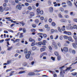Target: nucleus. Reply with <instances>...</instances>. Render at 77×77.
<instances>
[{"label": "nucleus", "mask_w": 77, "mask_h": 77, "mask_svg": "<svg viewBox=\"0 0 77 77\" xmlns=\"http://www.w3.org/2000/svg\"><path fill=\"white\" fill-rule=\"evenodd\" d=\"M16 9H19V10H21V5H17L16 6Z\"/></svg>", "instance_id": "9d476101"}, {"label": "nucleus", "mask_w": 77, "mask_h": 77, "mask_svg": "<svg viewBox=\"0 0 77 77\" xmlns=\"http://www.w3.org/2000/svg\"><path fill=\"white\" fill-rule=\"evenodd\" d=\"M58 56L57 57V60L59 61L60 60V57L59 56Z\"/></svg>", "instance_id": "49530a36"}, {"label": "nucleus", "mask_w": 77, "mask_h": 77, "mask_svg": "<svg viewBox=\"0 0 77 77\" xmlns=\"http://www.w3.org/2000/svg\"><path fill=\"white\" fill-rule=\"evenodd\" d=\"M58 16L60 18H63V17L62 16V15L60 14H58Z\"/></svg>", "instance_id": "79ce46f5"}, {"label": "nucleus", "mask_w": 77, "mask_h": 77, "mask_svg": "<svg viewBox=\"0 0 77 77\" xmlns=\"http://www.w3.org/2000/svg\"><path fill=\"white\" fill-rule=\"evenodd\" d=\"M0 11L1 12H3L4 11V10H3V8L2 6L0 7Z\"/></svg>", "instance_id": "f3484780"}, {"label": "nucleus", "mask_w": 77, "mask_h": 77, "mask_svg": "<svg viewBox=\"0 0 77 77\" xmlns=\"http://www.w3.org/2000/svg\"><path fill=\"white\" fill-rule=\"evenodd\" d=\"M35 23H39V20H35Z\"/></svg>", "instance_id": "c03bdc74"}, {"label": "nucleus", "mask_w": 77, "mask_h": 77, "mask_svg": "<svg viewBox=\"0 0 77 77\" xmlns=\"http://www.w3.org/2000/svg\"><path fill=\"white\" fill-rule=\"evenodd\" d=\"M46 43H47V41L45 40H44L43 41V42H42V45H45Z\"/></svg>", "instance_id": "dca6fc26"}, {"label": "nucleus", "mask_w": 77, "mask_h": 77, "mask_svg": "<svg viewBox=\"0 0 77 77\" xmlns=\"http://www.w3.org/2000/svg\"><path fill=\"white\" fill-rule=\"evenodd\" d=\"M2 19H7V20H10V19H11V17H6L5 18V17H3V18H0V20H2Z\"/></svg>", "instance_id": "aec40b11"}, {"label": "nucleus", "mask_w": 77, "mask_h": 77, "mask_svg": "<svg viewBox=\"0 0 77 77\" xmlns=\"http://www.w3.org/2000/svg\"><path fill=\"white\" fill-rule=\"evenodd\" d=\"M57 45H58V46H59V47H61V44L60 43H57Z\"/></svg>", "instance_id": "864d4df0"}, {"label": "nucleus", "mask_w": 77, "mask_h": 77, "mask_svg": "<svg viewBox=\"0 0 77 77\" xmlns=\"http://www.w3.org/2000/svg\"><path fill=\"white\" fill-rule=\"evenodd\" d=\"M70 14L71 16H74V15H75V14H73V12H71Z\"/></svg>", "instance_id": "e433bc0d"}, {"label": "nucleus", "mask_w": 77, "mask_h": 77, "mask_svg": "<svg viewBox=\"0 0 77 77\" xmlns=\"http://www.w3.org/2000/svg\"><path fill=\"white\" fill-rule=\"evenodd\" d=\"M61 51L63 52V51L65 52H67L68 51V48L67 47H64L63 48V49L61 48Z\"/></svg>", "instance_id": "20e7f679"}, {"label": "nucleus", "mask_w": 77, "mask_h": 77, "mask_svg": "<svg viewBox=\"0 0 77 77\" xmlns=\"http://www.w3.org/2000/svg\"><path fill=\"white\" fill-rule=\"evenodd\" d=\"M73 37L74 39L75 40H77V36L76 35H74L73 36Z\"/></svg>", "instance_id": "473e14b6"}, {"label": "nucleus", "mask_w": 77, "mask_h": 77, "mask_svg": "<svg viewBox=\"0 0 77 77\" xmlns=\"http://www.w3.org/2000/svg\"><path fill=\"white\" fill-rule=\"evenodd\" d=\"M63 38H64V39H67L68 38H69V37L67 35H64V36H63Z\"/></svg>", "instance_id": "4c0bfd02"}, {"label": "nucleus", "mask_w": 77, "mask_h": 77, "mask_svg": "<svg viewBox=\"0 0 77 77\" xmlns=\"http://www.w3.org/2000/svg\"><path fill=\"white\" fill-rule=\"evenodd\" d=\"M53 76L54 77H57V74H54V75H53Z\"/></svg>", "instance_id": "774afa93"}, {"label": "nucleus", "mask_w": 77, "mask_h": 77, "mask_svg": "<svg viewBox=\"0 0 77 77\" xmlns=\"http://www.w3.org/2000/svg\"><path fill=\"white\" fill-rule=\"evenodd\" d=\"M4 10L5 11H9V8L7 7H5L4 8Z\"/></svg>", "instance_id": "412c9836"}, {"label": "nucleus", "mask_w": 77, "mask_h": 77, "mask_svg": "<svg viewBox=\"0 0 77 77\" xmlns=\"http://www.w3.org/2000/svg\"><path fill=\"white\" fill-rule=\"evenodd\" d=\"M12 48V46H11V47H8V50L9 51L11 50Z\"/></svg>", "instance_id": "2f4dec72"}, {"label": "nucleus", "mask_w": 77, "mask_h": 77, "mask_svg": "<svg viewBox=\"0 0 77 77\" xmlns=\"http://www.w3.org/2000/svg\"><path fill=\"white\" fill-rule=\"evenodd\" d=\"M64 17L66 18H69V16H68V15H65Z\"/></svg>", "instance_id": "13d9d810"}, {"label": "nucleus", "mask_w": 77, "mask_h": 77, "mask_svg": "<svg viewBox=\"0 0 77 77\" xmlns=\"http://www.w3.org/2000/svg\"><path fill=\"white\" fill-rule=\"evenodd\" d=\"M51 26H56V23L54 22H52L51 23Z\"/></svg>", "instance_id": "bb28decb"}, {"label": "nucleus", "mask_w": 77, "mask_h": 77, "mask_svg": "<svg viewBox=\"0 0 77 77\" xmlns=\"http://www.w3.org/2000/svg\"><path fill=\"white\" fill-rule=\"evenodd\" d=\"M38 45H42V41H40L38 43Z\"/></svg>", "instance_id": "cd10ccee"}, {"label": "nucleus", "mask_w": 77, "mask_h": 77, "mask_svg": "<svg viewBox=\"0 0 77 77\" xmlns=\"http://www.w3.org/2000/svg\"><path fill=\"white\" fill-rule=\"evenodd\" d=\"M68 41L71 42H74V40L72 39V38L70 36H68V38H67Z\"/></svg>", "instance_id": "6e6552de"}, {"label": "nucleus", "mask_w": 77, "mask_h": 77, "mask_svg": "<svg viewBox=\"0 0 77 77\" xmlns=\"http://www.w3.org/2000/svg\"><path fill=\"white\" fill-rule=\"evenodd\" d=\"M7 63L8 64L10 63H11V60H10V61H7Z\"/></svg>", "instance_id": "de8ad7c7"}, {"label": "nucleus", "mask_w": 77, "mask_h": 77, "mask_svg": "<svg viewBox=\"0 0 77 77\" xmlns=\"http://www.w3.org/2000/svg\"><path fill=\"white\" fill-rule=\"evenodd\" d=\"M35 5L36 7H38V6H39V3H37L36 4H35Z\"/></svg>", "instance_id": "e2e57ef3"}, {"label": "nucleus", "mask_w": 77, "mask_h": 77, "mask_svg": "<svg viewBox=\"0 0 77 77\" xmlns=\"http://www.w3.org/2000/svg\"><path fill=\"white\" fill-rule=\"evenodd\" d=\"M54 54L57 56H59L58 53L57 51H55L54 52Z\"/></svg>", "instance_id": "5701e85b"}, {"label": "nucleus", "mask_w": 77, "mask_h": 77, "mask_svg": "<svg viewBox=\"0 0 77 77\" xmlns=\"http://www.w3.org/2000/svg\"><path fill=\"white\" fill-rule=\"evenodd\" d=\"M71 68V67H68V68H67L66 69H65V72H66L68 70H69Z\"/></svg>", "instance_id": "c756f323"}, {"label": "nucleus", "mask_w": 77, "mask_h": 77, "mask_svg": "<svg viewBox=\"0 0 77 77\" xmlns=\"http://www.w3.org/2000/svg\"><path fill=\"white\" fill-rule=\"evenodd\" d=\"M43 36H44V38H46L47 37V35L45 34H43Z\"/></svg>", "instance_id": "680f3d73"}, {"label": "nucleus", "mask_w": 77, "mask_h": 77, "mask_svg": "<svg viewBox=\"0 0 77 77\" xmlns=\"http://www.w3.org/2000/svg\"><path fill=\"white\" fill-rule=\"evenodd\" d=\"M27 63L26 62L23 63V65L24 66H25L27 65Z\"/></svg>", "instance_id": "37998d69"}, {"label": "nucleus", "mask_w": 77, "mask_h": 77, "mask_svg": "<svg viewBox=\"0 0 77 77\" xmlns=\"http://www.w3.org/2000/svg\"><path fill=\"white\" fill-rule=\"evenodd\" d=\"M63 33L66 34H67L68 35H71L72 33L71 32H67L66 31H63Z\"/></svg>", "instance_id": "423d86ee"}, {"label": "nucleus", "mask_w": 77, "mask_h": 77, "mask_svg": "<svg viewBox=\"0 0 77 77\" xmlns=\"http://www.w3.org/2000/svg\"><path fill=\"white\" fill-rule=\"evenodd\" d=\"M64 9L62 8H60L59 11H61V12H63Z\"/></svg>", "instance_id": "7c9ffc66"}, {"label": "nucleus", "mask_w": 77, "mask_h": 77, "mask_svg": "<svg viewBox=\"0 0 77 77\" xmlns=\"http://www.w3.org/2000/svg\"><path fill=\"white\" fill-rule=\"evenodd\" d=\"M61 30L63 31H64L65 30V26H63L61 28Z\"/></svg>", "instance_id": "c85d7f7f"}, {"label": "nucleus", "mask_w": 77, "mask_h": 77, "mask_svg": "<svg viewBox=\"0 0 77 77\" xmlns=\"http://www.w3.org/2000/svg\"><path fill=\"white\" fill-rule=\"evenodd\" d=\"M48 3L49 5H50L51 4V1H49L48 2Z\"/></svg>", "instance_id": "3c124183"}, {"label": "nucleus", "mask_w": 77, "mask_h": 77, "mask_svg": "<svg viewBox=\"0 0 77 77\" xmlns=\"http://www.w3.org/2000/svg\"><path fill=\"white\" fill-rule=\"evenodd\" d=\"M29 15L32 17H34L35 16V13L33 12H31L29 13Z\"/></svg>", "instance_id": "4468645a"}, {"label": "nucleus", "mask_w": 77, "mask_h": 77, "mask_svg": "<svg viewBox=\"0 0 77 77\" xmlns=\"http://www.w3.org/2000/svg\"><path fill=\"white\" fill-rule=\"evenodd\" d=\"M10 38H7L5 39V41H10Z\"/></svg>", "instance_id": "69168bd1"}, {"label": "nucleus", "mask_w": 77, "mask_h": 77, "mask_svg": "<svg viewBox=\"0 0 77 77\" xmlns=\"http://www.w3.org/2000/svg\"><path fill=\"white\" fill-rule=\"evenodd\" d=\"M49 10L51 12H52L53 11V7H51L49 8Z\"/></svg>", "instance_id": "a211bd4d"}, {"label": "nucleus", "mask_w": 77, "mask_h": 77, "mask_svg": "<svg viewBox=\"0 0 77 77\" xmlns=\"http://www.w3.org/2000/svg\"><path fill=\"white\" fill-rule=\"evenodd\" d=\"M70 29H74L77 30V25H75L74 26H73V27L71 26V27H70Z\"/></svg>", "instance_id": "1a4fd4ad"}, {"label": "nucleus", "mask_w": 77, "mask_h": 77, "mask_svg": "<svg viewBox=\"0 0 77 77\" xmlns=\"http://www.w3.org/2000/svg\"><path fill=\"white\" fill-rule=\"evenodd\" d=\"M25 72L24 71H20L19 72V74H22V73H24Z\"/></svg>", "instance_id": "09e8293b"}, {"label": "nucleus", "mask_w": 77, "mask_h": 77, "mask_svg": "<svg viewBox=\"0 0 77 77\" xmlns=\"http://www.w3.org/2000/svg\"><path fill=\"white\" fill-rule=\"evenodd\" d=\"M7 6V4L6 3H4L3 4V6L4 7H5Z\"/></svg>", "instance_id": "5fc2aeb1"}, {"label": "nucleus", "mask_w": 77, "mask_h": 77, "mask_svg": "<svg viewBox=\"0 0 77 77\" xmlns=\"http://www.w3.org/2000/svg\"><path fill=\"white\" fill-rule=\"evenodd\" d=\"M40 11H41V9H40V8H38L36 10V11L37 13V14H39Z\"/></svg>", "instance_id": "ddd939ff"}, {"label": "nucleus", "mask_w": 77, "mask_h": 77, "mask_svg": "<svg viewBox=\"0 0 77 77\" xmlns=\"http://www.w3.org/2000/svg\"><path fill=\"white\" fill-rule=\"evenodd\" d=\"M31 32H35V29H31Z\"/></svg>", "instance_id": "72a5a7b5"}, {"label": "nucleus", "mask_w": 77, "mask_h": 77, "mask_svg": "<svg viewBox=\"0 0 77 77\" xmlns=\"http://www.w3.org/2000/svg\"><path fill=\"white\" fill-rule=\"evenodd\" d=\"M28 75L30 76H35V74L33 72H30L28 74Z\"/></svg>", "instance_id": "0eeeda50"}, {"label": "nucleus", "mask_w": 77, "mask_h": 77, "mask_svg": "<svg viewBox=\"0 0 77 77\" xmlns=\"http://www.w3.org/2000/svg\"><path fill=\"white\" fill-rule=\"evenodd\" d=\"M64 67V66H61L59 68L60 69L61 71L60 72V75L61 77H63L64 75L63 74H65V70H63V68Z\"/></svg>", "instance_id": "f257e3e1"}, {"label": "nucleus", "mask_w": 77, "mask_h": 77, "mask_svg": "<svg viewBox=\"0 0 77 77\" xmlns=\"http://www.w3.org/2000/svg\"><path fill=\"white\" fill-rule=\"evenodd\" d=\"M32 27L33 28H35L36 27V25L34 24H33L32 25Z\"/></svg>", "instance_id": "ea45409f"}, {"label": "nucleus", "mask_w": 77, "mask_h": 77, "mask_svg": "<svg viewBox=\"0 0 77 77\" xmlns=\"http://www.w3.org/2000/svg\"><path fill=\"white\" fill-rule=\"evenodd\" d=\"M45 49H46L45 48H40V51H41V52H43V51H45Z\"/></svg>", "instance_id": "b1692460"}, {"label": "nucleus", "mask_w": 77, "mask_h": 77, "mask_svg": "<svg viewBox=\"0 0 77 77\" xmlns=\"http://www.w3.org/2000/svg\"><path fill=\"white\" fill-rule=\"evenodd\" d=\"M75 43H72V46L75 49H76L77 48V40H75Z\"/></svg>", "instance_id": "7ed1b4c3"}, {"label": "nucleus", "mask_w": 77, "mask_h": 77, "mask_svg": "<svg viewBox=\"0 0 77 77\" xmlns=\"http://www.w3.org/2000/svg\"><path fill=\"white\" fill-rule=\"evenodd\" d=\"M42 48H43V49H46V47L45 46H42Z\"/></svg>", "instance_id": "0e129e2a"}, {"label": "nucleus", "mask_w": 77, "mask_h": 77, "mask_svg": "<svg viewBox=\"0 0 77 77\" xmlns=\"http://www.w3.org/2000/svg\"><path fill=\"white\" fill-rule=\"evenodd\" d=\"M23 33L26 32V30L25 28H23Z\"/></svg>", "instance_id": "c9c22d12"}, {"label": "nucleus", "mask_w": 77, "mask_h": 77, "mask_svg": "<svg viewBox=\"0 0 77 77\" xmlns=\"http://www.w3.org/2000/svg\"><path fill=\"white\" fill-rule=\"evenodd\" d=\"M25 5L26 6H29V4L27 2H26L25 3Z\"/></svg>", "instance_id": "a19ab883"}, {"label": "nucleus", "mask_w": 77, "mask_h": 77, "mask_svg": "<svg viewBox=\"0 0 77 77\" xmlns=\"http://www.w3.org/2000/svg\"><path fill=\"white\" fill-rule=\"evenodd\" d=\"M8 31H9L10 32H13V31H12V30L11 29H8Z\"/></svg>", "instance_id": "338daca9"}, {"label": "nucleus", "mask_w": 77, "mask_h": 77, "mask_svg": "<svg viewBox=\"0 0 77 77\" xmlns=\"http://www.w3.org/2000/svg\"><path fill=\"white\" fill-rule=\"evenodd\" d=\"M51 60H52L54 61L55 60V58L54 57H51Z\"/></svg>", "instance_id": "4d7b16f0"}, {"label": "nucleus", "mask_w": 77, "mask_h": 77, "mask_svg": "<svg viewBox=\"0 0 77 77\" xmlns=\"http://www.w3.org/2000/svg\"><path fill=\"white\" fill-rule=\"evenodd\" d=\"M18 40H19V39H16V40H15V41H14V43H15V42H18Z\"/></svg>", "instance_id": "bf43d9fd"}, {"label": "nucleus", "mask_w": 77, "mask_h": 77, "mask_svg": "<svg viewBox=\"0 0 77 77\" xmlns=\"http://www.w3.org/2000/svg\"><path fill=\"white\" fill-rule=\"evenodd\" d=\"M48 48L49 49V50H50L51 51L53 50V48H51V46H49Z\"/></svg>", "instance_id": "58836bf2"}, {"label": "nucleus", "mask_w": 77, "mask_h": 77, "mask_svg": "<svg viewBox=\"0 0 77 77\" xmlns=\"http://www.w3.org/2000/svg\"><path fill=\"white\" fill-rule=\"evenodd\" d=\"M19 23L20 24H21L22 25V26H23L25 25V23H23V21H21V22H19Z\"/></svg>", "instance_id": "4be33fe9"}, {"label": "nucleus", "mask_w": 77, "mask_h": 77, "mask_svg": "<svg viewBox=\"0 0 77 77\" xmlns=\"http://www.w3.org/2000/svg\"><path fill=\"white\" fill-rule=\"evenodd\" d=\"M26 2L28 3H32V0H26Z\"/></svg>", "instance_id": "f704fd0d"}, {"label": "nucleus", "mask_w": 77, "mask_h": 77, "mask_svg": "<svg viewBox=\"0 0 77 77\" xmlns=\"http://www.w3.org/2000/svg\"><path fill=\"white\" fill-rule=\"evenodd\" d=\"M47 55V53L46 52H44L43 53H41L40 54V56H39V57H40V58H41L43 56L45 55Z\"/></svg>", "instance_id": "39448f33"}, {"label": "nucleus", "mask_w": 77, "mask_h": 77, "mask_svg": "<svg viewBox=\"0 0 77 77\" xmlns=\"http://www.w3.org/2000/svg\"><path fill=\"white\" fill-rule=\"evenodd\" d=\"M58 32V31L57 29H55L54 30V29H51V33H54V32Z\"/></svg>", "instance_id": "9b49d317"}, {"label": "nucleus", "mask_w": 77, "mask_h": 77, "mask_svg": "<svg viewBox=\"0 0 77 77\" xmlns=\"http://www.w3.org/2000/svg\"><path fill=\"white\" fill-rule=\"evenodd\" d=\"M27 9L28 11H32V8L30 6H29L27 8Z\"/></svg>", "instance_id": "6ab92c4d"}, {"label": "nucleus", "mask_w": 77, "mask_h": 77, "mask_svg": "<svg viewBox=\"0 0 77 77\" xmlns=\"http://www.w3.org/2000/svg\"><path fill=\"white\" fill-rule=\"evenodd\" d=\"M72 53L73 54H75V51L74 50H72Z\"/></svg>", "instance_id": "a18cd8bd"}, {"label": "nucleus", "mask_w": 77, "mask_h": 77, "mask_svg": "<svg viewBox=\"0 0 77 77\" xmlns=\"http://www.w3.org/2000/svg\"><path fill=\"white\" fill-rule=\"evenodd\" d=\"M31 54V52L30 51H28V53L27 54H26L25 55V57L26 59H29L30 56V54Z\"/></svg>", "instance_id": "f03ea898"}, {"label": "nucleus", "mask_w": 77, "mask_h": 77, "mask_svg": "<svg viewBox=\"0 0 77 77\" xmlns=\"http://www.w3.org/2000/svg\"><path fill=\"white\" fill-rule=\"evenodd\" d=\"M67 3L68 5H69V6H72V4L70 1H68L67 2Z\"/></svg>", "instance_id": "2eb2a0df"}, {"label": "nucleus", "mask_w": 77, "mask_h": 77, "mask_svg": "<svg viewBox=\"0 0 77 77\" xmlns=\"http://www.w3.org/2000/svg\"><path fill=\"white\" fill-rule=\"evenodd\" d=\"M35 45V43H32L31 44V45L32 46H33Z\"/></svg>", "instance_id": "603ef678"}, {"label": "nucleus", "mask_w": 77, "mask_h": 77, "mask_svg": "<svg viewBox=\"0 0 77 77\" xmlns=\"http://www.w3.org/2000/svg\"><path fill=\"white\" fill-rule=\"evenodd\" d=\"M58 29L59 31L60 32L61 31V29H60V27H58Z\"/></svg>", "instance_id": "6e6d98bb"}, {"label": "nucleus", "mask_w": 77, "mask_h": 77, "mask_svg": "<svg viewBox=\"0 0 77 77\" xmlns=\"http://www.w3.org/2000/svg\"><path fill=\"white\" fill-rule=\"evenodd\" d=\"M50 38L51 39V40L53 39V35H51Z\"/></svg>", "instance_id": "052dcab7"}, {"label": "nucleus", "mask_w": 77, "mask_h": 77, "mask_svg": "<svg viewBox=\"0 0 77 77\" xmlns=\"http://www.w3.org/2000/svg\"><path fill=\"white\" fill-rule=\"evenodd\" d=\"M40 14H41V15H42V14H43V13H44V12H43V11L41 10L40 12Z\"/></svg>", "instance_id": "8fccbe9b"}, {"label": "nucleus", "mask_w": 77, "mask_h": 77, "mask_svg": "<svg viewBox=\"0 0 77 77\" xmlns=\"http://www.w3.org/2000/svg\"><path fill=\"white\" fill-rule=\"evenodd\" d=\"M28 53V50H27V48H25L24 50V53L27 54Z\"/></svg>", "instance_id": "a878e982"}, {"label": "nucleus", "mask_w": 77, "mask_h": 77, "mask_svg": "<svg viewBox=\"0 0 77 77\" xmlns=\"http://www.w3.org/2000/svg\"><path fill=\"white\" fill-rule=\"evenodd\" d=\"M36 49V46H33L32 47V50L33 51H34Z\"/></svg>", "instance_id": "393cba45"}, {"label": "nucleus", "mask_w": 77, "mask_h": 77, "mask_svg": "<svg viewBox=\"0 0 77 77\" xmlns=\"http://www.w3.org/2000/svg\"><path fill=\"white\" fill-rule=\"evenodd\" d=\"M29 41L30 42H33V43H35V41L34 39H32L31 38H29Z\"/></svg>", "instance_id": "f8f14e48"}]
</instances>
